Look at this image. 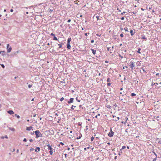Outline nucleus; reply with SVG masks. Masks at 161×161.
<instances>
[{
	"mask_svg": "<svg viewBox=\"0 0 161 161\" xmlns=\"http://www.w3.org/2000/svg\"><path fill=\"white\" fill-rule=\"evenodd\" d=\"M35 133L36 135V138H38L39 137H41L42 136V135L41 133L40 132L39 130H36L35 132Z\"/></svg>",
	"mask_w": 161,
	"mask_h": 161,
	"instance_id": "nucleus-1",
	"label": "nucleus"
},
{
	"mask_svg": "<svg viewBox=\"0 0 161 161\" xmlns=\"http://www.w3.org/2000/svg\"><path fill=\"white\" fill-rule=\"evenodd\" d=\"M47 146L48 147L47 149L49 150H50L49 153L50 154L52 155L53 152V148L51 146L50 144L47 145Z\"/></svg>",
	"mask_w": 161,
	"mask_h": 161,
	"instance_id": "nucleus-2",
	"label": "nucleus"
},
{
	"mask_svg": "<svg viewBox=\"0 0 161 161\" xmlns=\"http://www.w3.org/2000/svg\"><path fill=\"white\" fill-rule=\"evenodd\" d=\"M123 97L121 99V101L124 103H126L128 101L127 98L128 97L126 95Z\"/></svg>",
	"mask_w": 161,
	"mask_h": 161,
	"instance_id": "nucleus-3",
	"label": "nucleus"
},
{
	"mask_svg": "<svg viewBox=\"0 0 161 161\" xmlns=\"http://www.w3.org/2000/svg\"><path fill=\"white\" fill-rule=\"evenodd\" d=\"M7 52L9 53L11 52L12 50V47L10 46L9 44H7Z\"/></svg>",
	"mask_w": 161,
	"mask_h": 161,
	"instance_id": "nucleus-4",
	"label": "nucleus"
},
{
	"mask_svg": "<svg viewBox=\"0 0 161 161\" xmlns=\"http://www.w3.org/2000/svg\"><path fill=\"white\" fill-rule=\"evenodd\" d=\"M130 66L131 68L132 69H135L134 66L135 65L134 64V63L132 61H131L130 62Z\"/></svg>",
	"mask_w": 161,
	"mask_h": 161,
	"instance_id": "nucleus-5",
	"label": "nucleus"
},
{
	"mask_svg": "<svg viewBox=\"0 0 161 161\" xmlns=\"http://www.w3.org/2000/svg\"><path fill=\"white\" fill-rule=\"evenodd\" d=\"M114 132H113L112 131V130L111 128L110 132L108 134V136L109 137H112L114 135Z\"/></svg>",
	"mask_w": 161,
	"mask_h": 161,
	"instance_id": "nucleus-6",
	"label": "nucleus"
},
{
	"mask_svg": "<svg viewBox=\"0 0 161 161\" xmlns=\"http://www.w3.org/2000/svg\"><path fill=\"white\" fill-rule=\"evenodd\" d=\"M74 100V99L73 98H70V100L68 101V103L69 104H70L71 103H73Z\"/></svg>",
	"mask_w": 161,
	"mask_h": 161,
	"instance_id": "nucleus-7",
	"label": "nucleus"
},
{
	"mask_svg": "<svg viewBox=\"0 0 161 161\" xmlns=\"http://www.w3.org/2000/svg\"><path fill=\"white\" fill-rule=\"evenodd\" d=\"M120 94L121 95L122 97H124V96L126 95V93L124 91L121 92H120Z\"/></svg>",
	"mask_w": 161,
	"mask_h": 161,
	"instance_id": "nucleus-8",
	"label": "nucleus"
},
{
	"mask_svg": "<svg viewBox=\"0 0 161 161\" xmlns=\"http://www.w3.org/2000/svg\"><path fill=\"white\" fill-rule=\"evenodd\" d=\"M7 112L10 114H14V112L12 110H9L7 111Z\"/></svg>",
	"mask_w": 161,
	"mask_h": 161,
	"instance_id": "nucleus-9",
	"label": "nucleus"
},
{
	"mask_svg": "<svg viewBox=\"0 0 161 161\" xmlns=\"http://www.w3.org/2000/svg\"><path fill=\"white\" fill-rule=\"evenodd\" d=\"M40 148L39 147H36V149L35 150V151L36 152H40Z\"/></svg>",
	"mask_w": 161,
	"mask_h": 161,
	"instance_id": "nucleus-10",
	"label": "nucleus"
},
{
	"mask_svg": "<svg viewBox=\"0 0 161 161\" xmlns=\"http://www.w3.org/2000/svg\"><path fill=\"white\" fill-rule=\"evenodd\" d=\"M32 128V126L30 127H27L26 128V130H30Z\"/></svg>",
	"mask_w": 161,
	"mask_h": 161,
	"instance_id": "nucleus-11",
	"label": "nucleus"
},
{
	"mask_svg": "<svg viewBox=\"0 0 161 161\" xmlns=\"http://www.w3.org/2000/svg\"><path fill=\"white\" fill-rule=\"evenodd\" d=\"M9 129L13 131H15V129L13 127H9Z\"/></svg>",
	"mask_w": 161,
	"mask_h": 161,
	"instance_id": "nucleus-12",
	"label": "nucleus"
},
{
	"mask_svg": "<svg viewBox=\"0 0 161 161\" xmlns=\"http://www.w3.org/2000/svg\"><path fill=\"white\" fill-rule=\"evenodd\" d=\"M91 50L92 51V53L93 54L95 55L96 53V50H94V49H91Z\"/></svg>",
	"mask_w": 161,
	"mask_h": 161,
	"instance_id": "nucleus-13",
	"label": "nucleus"
},
{
	"mask_svg": "<svg viewBox=\"0 0 161 161\" xmlns=\"http://www.w3.org/2000/svg\"><path fill=\"white\" fill-rule=\"evenodd\" d=\"M70 47H71V46H70V45L69 43H67V48L69 49H70Z\"/></svg>",
	"mask_w": 161,
	"mask_h": 161,
	"instance_id": "nucleus-14",
	"label": "nucleus"
},
{
	"mask_svg": "<svg viewBox=\"0 0 161 161\" xmlns=\"http://www.w3.org/2000/svg\"><path fill=\"white\" fill-rule=\"evenodd\" d=\"M1 138L2 139H4V138H5L7 139V138H8V137L6 135L4 137L3 136H2L1 137Z\"/></svg>",
	"mask_w": 161,
	"mask_h": 161,
	"instance_id": "nucleus-15",
	"label": "nucleus"
},
{
	"mask_svg": "<svg viewBox=\"0 0 161 161\" xmlns=\"http://www.w3.org/2000/svg\"><path fill=\"white\" fill-rule=\"evenodd\" d=\"M71 41V38H69L68 39V41H67V43H70V42Z\"/></svg>",
	"mask_w": 161,
	"mask_h": 161,
	"instance_id": "nucleus-16",
	"label": "nucleus"
},
{
	"mask_svg": "<svg viewBox=\"0 0 161 161\" xmlns=\"http://www.w3.org/2000/svg\"><path fill=\"white\" fill-rule=\"evenodd\" d=\"M15 116L18 119H19L20 118V116L16 114H15Z\"/></svg>",
	"mask_w": 161,
	"mask_h": 161,
	"instance_id": "nucleus-17",
	"label": "nucleus"
},
{
	"mask_svg": "<svg viewBox=\"0 0 161 161\" xmlns=\"http://www.w3.org/2000/svg\"><path fill=\"white\" fill-rule=\"evenodd\" d=\"M130 33L131 36H133L134 35V33H133V31L132 30H131L130 31Z\"/></svg>",
	"mask_w": 161,
	"mask_h": 161,
	"instance_id": "nucleus-18",
	"label": "nucleus"
},
{
	"mask_svg": "<svg viewBox=\"0 0 161 161\" xmlns=\"http://www.w3.org/2000/svg\"><path fill=\"white\" fill-rule=\"evenodd\" d=\"M111 81V79L110 78H108L107 80V82H109Z\"/></svg>",
	"mask_w": 161,
	"mask_h": 161,
	"instance_id": "nucleus-19",
	"label": "nucleus"
},
{
	"mask_svg": "<svg viewBox=\"0 0 161 161\" xmlns=\"http://www.w3.org/2000/svg\"><path fill=\"white\" fill-rule=\"evenodd\" d=\"M74 107L75 108L76 106H75L72 105L71 107V108L72 110H74Z\"/></svg>",
	"mask_w": 161,
	"mask_h": 161,
	"instance_id": "nucleus-20",
	"label": "nucleus"
},
{
	"mask_svg": "<svg viewBox=\"0 0 161 161\" xmlns=\"http://www.w3.org/2000/svg\"><path fill=\"white\" fill-rule=\"evenodd\" d=\"M141 50V48H139L138 49V50L137 51V53H141V52H140V51Z\"/></svg>",
	"mask_w": 161,
	"mask_h": 161,
	"instance_id": "nucleus-21",
	"label": "nucleus"
},
{
	"mask_svg": "<svg viewBox=\"0 0 161 161\" xmlns=\"http://www.w3.org/2000/svg\"><path fill=\"white\" fill-rule=\"evenodd\" d=\"M131 95L133 97L136 95V94L134 93H132L131 94Z\"/></svg>",
	"mask_w": 161,
	"mask_h": 161,
	"instance_id": "nucleus-22",
	"label": "nucleus"
},
{
	"mask_svg": "<svg viewBox=\"0 0 161 161\" xmlns=\"http://www.w3.org/2000/svg\"><path fill=\"white\" fill-rule=\"evenodd\" d=\"M58 45L59 46V48H61L62 47V45L61 44H58Z\"/></svg>",
	"mask_w": 161,
	"mask_h": 161,
	"instance_id": "nucleus-23",
	"label": "nucleus"
},
{
	"mask_svg": "<svg viewBox=\"0 0 161 161\" xmlns=\"http://www.w3.org/2000/svg\"><path fill=\"white\" fill-rule=\"evenodd\" d=\"M53 40H58V39L56 37L54 36L53 37Z\"/></svg>",
	"mask_w": 161,
	"mask_h": 161,
	"instance_id": "nucleus-24",
	"label": "nucleus"
},
{
	"mask_svg": "<svg viewBox=\"0 0 161 161\" xmlns=\"http://www.w3.org/2000/svg\"><path fill=\"white\" fill-rule=\"evenodd\" d=\"M32 85H31L30 84H29L28 85V87L29 88H31L32 87Z\"/></svg>",
	"mask_w": 161,
	"mask_h": 161,
	"instance_id": "nucleus-25",
	"label": "nucleus"
},
{
	"mask_svg": "<svg viewBox=\"0 0 161 161\" xmlns=\"http://www.w3.org/2000/svg\"><path fill=\"white\" fill-rule=\"evenodd\" d=\"M119 119V117H117V119H115V121H118V120Z\"/></svg>",
	"mask_w": 161,
	"mask_h": 161,
	"instance_id": "nucleus-26",
	"label": "nucleus"
},
{
	"mask_svg": "<svg viewBox=\"0 0 161 161\" xmlns=\"http://www.w3.org/2000/svg\"><path fill=\"white\" fill-rule=\"evenodd\" d=\"M94 139V138L93 136L91 138V141H92Z\"/></svg>",
	"mask_w": 161,
	"mask_h": 161,
	"instance_id": "nucleus-27",
	"label": "nucleus"
},
{
	"mask_svg": "<svg viewBox=\"0 0 161 161\" xmlns=\"http://www.w3.org/2000/svg\"><path fill=\"white\" fill-rule=\"evenodd\" d=\"M64 99V98L63 97H62V98H60V100L61 101H63Z\"/></svg>",
	"mask_w": 161,
	"mask_h": 161,
	"instance_id": "nucleus-28",
	"label": "nucleus"
},
{
	"mask_svg": "<svg viewBox=\"0 0 161 161\" xmlns=\"http://www.w3.org/2000/svg\"><path fill=\"white\" fill-rule=\"evenodd\" d=\"M126 148V147L125 146H123L122 147V149H125Z\"/></svg>",
	"mask_w": 161,
	"mask_h": 161,
	"instance_id": "nucleus-29",
	"label": "nucleus"
},
{
	"mask_svg": "<svg viewBox=\"0 0 161 161\" xmlns=\"http://www.w3.org/2000/svg\"><path fill=\"white\" fill-rule=\"evenodd\" d=\"M89 34V33H86L85 34V35L86 36H88Z\"/></svg>",
	"mask_w": 161,
	"mask_h": 161,
	"instance_id": "nucleus-30",
	"label": "nucleus"
},
{
	"mask_svg": "<svg viewBox=\"0 0 161 161\" xmlns=\"http://www.w3.org/2000/svg\"><path fill=\"white\" fill-rule=\"evenodd\" d=\"M111 83L109 82L107 84V86H110L111 85Z\"/></svg>",
	"mask_w": 161,
	"mask_h": 161,
	"instance_id": "nucleus-31",
	"label": "nucleus"
},
{
	"mask_svg": "<svg viewBox=\"0 0 161 161\" xmlns=\"http://www.w3.org/2000/svg\"><path fill=\"white\" fill-rule=\"evenodd\" d=\"M120 36L121 37H123L124 36L123 34H120Z\"/></svg>",
	"mask_w": 161,
	"mask_h": 161,
	"instance_id": "nucleus-32",
	"label": "nucleus"
},
{
	"mask_svg": "<svg viewBox=\"0 0 161 161\" xmlns=\"http://www.w3.org/2000/svg\"><path fill=\"white\" fill-rule=\"evenodd\" d=\"M140 64V63L139 61H138L137 62L136 64L137 65H139Z\"/></svg>",
	"mask_w": 161,
	"mask_h": 161,
	"instance_id": "nucleus-33",
	"label": "nucleus"
},
{
	"mask_svg": "<svg viewBox=\"0 0 161 161\" xmlns=\"http://www.w3.org/2000/svg\"><path fill=\"white\" fill-rule=\"evenodd\" d=\"M76 99L77 100V101H78V102H80V100H78V97H77L76 98Z\"/></svg>",
	"mask_w": 161,
	"mask_h": 161,
	"instance_id": "nucleus-34",
	"label": "nucleus"
},
{
	"mask_svg": "<svg viewBox=\"0 0 161 161\" xmlns=\"http://www.w3.org/2000/svg\"><path fill=\"white\" fill-rule=\"evenodd\" d=\"M23 141L25 142H26L27 141L26 139V138H24L23 140Z\"/></svg>",
	"mask_w": 161,
	"mask_h": 161,
	"instance_id": "nucleus-35",
	"label": "nucleus"
},
{
	"mask_svg": "<svg viewBox=\"0 0 161 161\" xmlns=\"http://www.w3.org/2000/svg\"><path fill=\"white\" fill-rule=\"evenodd\" d=\"M125 13H126V12H125L124 11V12H122V13H121V15H123V14H125Z\"/></svg>",
	"mask_w": 161,
	"mask_h": 161,
	"instance_id": "nucleus-36",
	"label": "nucleus"
},
{
	"mask_svg": "<svg viewBox=\"0 0 161 161\" xmlns=\"http://www.w3.org/2000/svg\"><path fill=\"white\" fill-rule=\"evenodd\" d=\"M124 30H125L126 31H128V30H127V28H124Z\"/></svg>",
	"mask_w": 161,
	"mask_h": 161,
	"instance_id": "nucleus-37",
	"label": "nucleus"
},
{
	"mask_svg": "<svg viewBox=\"0 0 161 161\" xmlns=\"http://www.w3.org/2000/svg\"><path fill=\"white\" fill-rule=\"evenodd\" d=\"M1 66H2V67L3 68H4V67H5V66L4 65H3V64H1Z\"/></svg>",
	"mask_w": 161,
	"mask_h": 161,
	"instance_id": "nucleus-38",
	"label": "nucleus"
},
{
	"mask_svg": "<svg viewBox=\"0 0 161 161\" xmlns=\"http://www.w3.org/2000/svg\"><path fill=\"white\" fill-rule=\"evenodd\" d=\"M119 57H121V58H123V56H121L120 54H119Z\"/></svg>",
	"mask_w": 161,
	"mask_h": 161,
	"instance_id": "nucleus-39",
	"label": "nucleus"
},
{
	"mask_svg": "<svg viewBox=\"0 0 161 161\" xmlns=\"http://www.w3.org/2000/svg\"><path fill=\"white\" fill-rule=\"evenodd\" d=\"M29 141L30 142H32L33 141V140L32 139H30V140H29Z\"/></svg>",
	"mask_w": 161,
	"mask_h": 161,
	"instance_id": "nucleus-40",
	"label": "nucleus"
},
{
	"mask_svg": "<svg viewBox=\"0 0 161 161\" xmlns=\"http://www.w3.org/2000/svg\"><path fill=\"white\" fill-rule=\"evenodd\" d=\"M51 35L52 36H54L55 35L53 33H52L51 34Z\"/></svg>",
	"mask_w": 161,
	"mask_h": 161,
	"instance_id": "nucleus-41",
	"label": "nucleus"
},
{
	"mask_svg": "<svg viewBox=\"0 0 161 161\" xmlns=\"http://www.w3.org/2000/svg\"><path fill=\"white\" fill-rule=\"evenodd\" d=\"M70 21H71V19H70L68 20L67 21V22L68 23L70 22Z\"/></svg>",
	"mask_w": 161,
	"mask_h": 161,
	"instance_id": "nucleus-42",
	"label": "nucleus"
},
{
	"mask_svg": "<svg viewBox=\"0 0 161 161\" xmlns=\"http://www.w3.org/2000/svg\"><path fill=\"white\" fill-rule=\"evenodd\" d=\"M34 150V149L33 148H31L30 150L31 151L33 150Z\"/></svg>",
	"mask_w": 161,
	"mask_h": 161,
	"instance_id": "nucleus-43",
	"label": "nucleus"
},
{
	"mask_svg": "<svg viewBox=\"0 0 161 161\" xmlns=\"http://www.w3.org/2000/svg\"><path fill=\"white\" fill-rule=\"evenodd\" d=\"M142 70H143V71L144 73H146V71L145 70V69H142Z\"/></svg>",
	"mask_w": 161,
	"mask_h": 161,
	"instance_id": "nucleus-44",
	"label": "nucleus"
},
{
	"mask_svg": "<svg viewBox=\"0 0 161 161\" xmlns=\"http://www.w3.org/2000/svg\"><path fill=\"white\" fill-rule=\"evenodd\" d=\"M124 19H125V18H124V17H122V18H121V19L122 20H123Z\"/></svg>",
	"mask_w": 161,
	"mask_h": 161,
	"instance_id": "nucleus-45",
	"label": "nucleus"
},
{
	"mask_svg": "<svg viewBox=\"0 0 161 161\" xmlns=\"http://www.w3.org/2000/svg\"><path fill=\"white\" fill-rule=\"evenodd\" d=\"M117 10H118V11H119V12H120L121 11V10H120L119 9V8H117Z\"/></svg>",
	"mask_w": 161,
	"mask_h": 161,
	"instance_id": "nucleus-46",
	"label": "nucleus"
},
{
	"mask_svg": "<svg viewBox=\"0 0 161 161\" xmlns=\"http://www.w3.org/2000/svg\"><path fill=\"white\" fill-rule=\"evenodd\" d=\"M94 42V41L93 40H91V42L92 43H93Z\"/></svg>",
	"mask_w": 161,
	"mask_h": 161,
	"instance_id": "nucleus-47",
	"label": "nucleus"
},
{
	"mask_svg": "<svg viewBox=\"0 0 161 161\" xmlns=\"http://www.w3.org/2000/svg\"><path fill=\"white\" fill-rule=\"evenodd\" d=\"M80 138H81V136H80L79 137H78L77 138V139H80Z\"/></svg>",
	"mask_w": 161,
	"mask_h": 161,
	"instance_id": "nucleus-48",
	"label": "nucleus"
},
{
	"mask_svg": "<svg viewBox=\"0 0 161 161\" xmlns=\"http://www.w3.org/2000/svg\"><path fill=\"white\" fill-rule=\"evenodd\" d=\"M142 39H146V38L145 36H143V37H142Z\"/></svg>",
	"mask_w": 161,
	"mask_h": 161,
	"instance_id": "nucleus-49",
	"label": "nucleus"
},
{
	"mask_svg": "<svg viewBox=\"0 0 161 161\" xmlns=\"http://www.w3.org/2000/svg\"><path fill=\"white\" fill-rule=\"evenodd\" d=\"M158 143L161 144V141H160L158 142Z\"/></svg>",
	"mask_w": 161,
	"mask_h": 161,
	"instance_id": "nucleus-50",
	"label": "nucleus"
},
{
	"mask_svg": "<svg viewBox=\"0 0 161 161\" xmlns=\"http://www.w3.org/2000/svg\"><path fill=\"white\" fill-rule=\"evenodd\" d=\"M153 161H156V158H155L153 160Z\"/></svg>",
	"mask_w": 161,
	"mask_h": 161,
	"instance_id": "nucleus-51",
	"label": "nucleus"
},
{
	"mask_svg": "<svg viewBox=\"0 0 161 161\" xmlns=\"http://www.w3.org/2000/svg\"><path fill=\"white\" fill-rule=\"evenodd\" d=\"M13 9H11L10 10V12H13Z\"/></svg>",
	"mask_w": 161,
	"mask_h": 161,
	"instance_id": "nucleus-52",
	"label": "nucleus"
},
{
	"mask_svg": "<svg viewBox=\"0 0 161 161\" xmlns=\"http://www.w3.org/2000/svg\"><path fill=\"white\" fill-rule=\"evenodd\" d=\"M96 35L97 36H100V35H99V34H96Z\"/></svg>",
	"mask_w": 161,
	"mask_h": 161,
	"instance_id": "nucleus-53",
	"label": "nucleus"
},
{
	"mask_svg": "<svg viewBox=\"0 0 161 161\" xmlns=\"http://www.w3.org/2000/svg\"><path fill=\"white\" fill-rule=\"evenodd\" d=\"M16 152H17V153H19V149H17V151H16Z\"/></svg>",
	"mask_w": 161,
	"mask_h": 161,
	"instance_id": "nucleus-54",
	"label": "nucleus"
},
{
	"mask_svg": "<svg viewBox=\"0 0 161 161\" xmlns=\"http://www.w3.org/2000/svg\"><path fill=\"white\" fill-rule=\"evenodd\" d=\"M154 85H158V83H154Z\"/></svg>",
	"mask_w": 161,
	"mask_h": 161,
	"instance_id": "nucleus-55",
	"label": "nucleus"
},
{
	"mask_svg": "<svg viewBox=\"0 0 161 161\" xmlns=\"http://www.w3.org/2000/svg\"><path fill=\"white\" fill-rule=\"evenodd\" d=\"M1 52H4V51H0V54L1 53Z\"/></svg>",
	"mask_w": 161,
	"mask_h": 161,
	"instance_id": "nucleus-56",
	"label": "nucleus"
},
{
	"mask_svg": "<svg viewBox=\"0 0 161 161\" xmlns=\"http://www.w3.org/2000/svg\"><path fill=\"white\" fill-rule=\"evenodd\" d=\"M97 19H99V17L98 16L97 17Z\"/></svg>",
	"mask_w": 161,
	"mask_h": 161,
	"instance_id": "nucleus-57",
	"label": "nucleus"
},
{
	"mask_svg": "<svg viewBox=\"0 0 161 161\" xmlns=\"http://www.w3.org/2000/svg\"><path fill=\"white\" fill-rule=\"evenodd\" d=\"M60 144H62V145H64V144L63 143H62V142H61V143H60Z\"/></svg>",
	"mask_w": 161,
	"mask_h": 161,
	"instance_id": "nucleus-58",
	"label": "nucleus"
},
{
	"mask_svg": "<svg viewBox=\"0 0 161 161\" xmlns=\"http://www.w3.org/2000/svg\"><path fill=\"white\" fill-rule=\"evenodd\" d=\"M105 63H108V61H105Z\"/></svg>",
	"mask_w": 161,
	"mask_h": 161,
	"instance_id": "nucleus-59",
	"label": "nucleus"
},
{
	"mask_svg": "<svg viewBox=\"0 0 161 161\" xmlns=\"http://www.w3.org/2000/svg\"><path fill=\"white\" fill-rule=\"evenodd\" d=\"M120 90L121 91L122 90H123V88H120Z\"/></svg>",
	"mask_w": 161,
	"mask_h": 161,
	"instance_id": "nucleus-60",
	"label": "nucleus"
},
{
	"mask_svg": "<svg viewBox=\"0 0 161 161\" xmlns=\"http://www.w3.org/2000/svg\"><path fill=\"white\" fill-rule=\"evenodd\" d=\"M15 149H14L13 152H14L15 151Z\"/></svg>",
	"mask_w": 161,
	"mask_h": 161,
	"instance_id": "nucleus-61",
	"label": "nucleus"
},
{
	"mask_svg": "<svg viewBox=\"0 0 161 161\" xmlns=\"http://www.w3.org/2000/svg\"><path fill=\"white\" fill-rule=\"evenodd\" d=\"M159 75V74H158V73H157V74H156V75Z\"/></svg>",
	"mask_w": 161,
	"mask_h": 161,
	"instance_id": "nucleus-62",
	"label": "nucleus"
},
{
	"mask_svg": "<svg viewBox=\"0 0 161 161\" xmlns=\"http://www.w3.org/2000/svg\"><path fill=\"white\" fill-rule=\"evenodd\" d=\"M34 98H33V99H32V100H31V101H34Z\"/></svg>",
	"mask_w": 161,
	"mask_h": 161,
	"instance_id": "nucleus-63",
	"label": "nucleus"
},
{
	"mask_svg": "<svg viewBox=\"0 0 161 161\" xmlns=\"http://www.w3.org/2000/svg\"><path fill=\"white\" fill-rule=\"evenodd\" d=\"M127 149H129V147L128 146H127Z\"/></svg>",
	"mask_w": 161,
	"mask_h": 161,
	"instance_id": "nucleus-64",
	"label": "nucleus"
}]
</instances>
